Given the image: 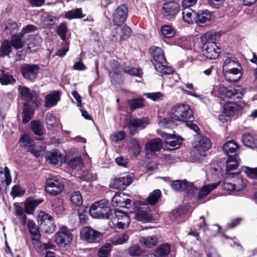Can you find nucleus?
<instances>
[{
	"mask_svg": "<svg viewBox=\"0 0 257 257\" xmlns=\"http://www.w3.org/2000/svg\"><path fill=\"white\" fill-rule=\"evenodd\" d=\"M150 50L156 70L162 74L168 75L172 73V68L166 65L167 61L162 49L153 46Z\"/></svg>",
	"mask_w": 257,
	"mask_h": 257,
	"instance_id": "f257e3e1",
	"label": "nucleus"
},
{
	"mask_svg": "<svg viewBox=\"0 0 257 257\" xmlns=\"http://www.w3.org/2000/svg\"><path fill=\"white\" fill-rule=\"evenodd\" d=\"M170 116L174 120L192 122L194 117L192 109L186 104H178L173 106L170 111Z\"/></svg>",
	"mask_w": 257,
	"mask_h": 257,
	"instance_id": "f03ea898",
	"label": "nucleus"
},
{
	"mask_svg": "<svg viewBox=\"0 0 257 257\" xmlns=\"http://www.w3.org/2000/svg\"><path fill=\"white\" fill-rule=\"evenodd\" d=\"M113 209H110L109 202L101 200L95 202L89 208L90 215L95 218L109 219L112 216Z\"/></svg>",
	"mask_w": 257,
	"mask_h": 257,
	"instance_id": "7ed1b4c3",
	"label": "nucleus"
},
{
	"mask_svg": "<svg viewBox=\"0 0 257 257\" xmlns=\"http://www.w3.org/2000/svg\"><path fill=\"white\" fill-rule=\"evenodd\" d=\"M19 143L24 150L30 152L36 157L42 155L45 153L44 146L40 142H35L28 135L22 136Z\"/></svg>",
	"mask_w": 257,
	"mask_h": 257,
	"instance_id": "20e7f679",
	"label": "nucleus"
},
{
	"mask_svg": "<svg viewBox=\"0 0 257 257\" xmlns=\"http://www.w3.org/2000/svg\"><path fill=\"white\" fill-rule=\"evenodd\" d=\"M111 201L113 206L126 208L131 213L135 212L137 210L136 202L128 198L124 193H115Z\"/></svg>",
	"mask_w": 257,
	"mask_h": 257,
	"instance_id": "39448f33",
	"label": "nucleus"
},
{
	"mask_svg": "<svg viewBox=\"0 0 257 257\" xmlns=\"http://www.w3.org/2000/svg\"><path fill=\"white\" fill-rule=\"evenodd\" d=\"M64 187V183L59 176L50 177L46 181L45 191L52 195H59L63 191Z\"/></svg>",
	"mask_w": 257,
	"mask_h": 257,
	"instance_id": "423d86ee",
	"label": "nucleus"
},
{
	"mask_svg": "<svg viewBox=\"0 0 257 257\" xmlns=\"http://www.w3.org/2000/svg\"><path fill=\"white\" fill-rule=\"evenodd\" d=\"M80 238L88 243H98L103 237V233L96 230L91 227L84 226L80 231Z\"/></svg>",
	"mask_w": 257,
	"mask_h": 257,
	"instance_id": "0eeeda50",
	"label": "nucleus"
},
{
	"mask_svg": "<svg viewBox=\"0 0 257 257\" xmlns=\"http://www.w3.org/2000/svg\"><path fill=\"white\" fill-rule=\"evenodd\" d=\"M150 123L148 117H143L138 118L131 116L128 120L127 127L129 130L130 133L134 135L138 133V129H144Z\"/></svg>",
	"mask_w": 257,
	"mask_h": 257,
	"instance_id": "6e6552de",
	"label": "nucleus"
},
{
	"mask_svg": "<svg viewBox=\"0 0 257 257\" xmlns=\"http://www.w3.org/2000/svg\"><path fill=\"white\" fill-rule=\"evenodd\" d=\"M179 12V5L175 1L164 4L162 9L163 18L169 21L174 20Z\"/></svg>",
	"mask_w": 257,
	"mask_h": 257,
	"instance_id": "1a4fd4ad",
	"label": "nucleus"
},
{
	"mask_svg": "<svg viewBox=\"0 0 257 257\" xmlns=\"http://www.w3.org/2000/svg\"><path fill=\"white\" fill-rule=\"evenodd\" d=\"M111 216L109 219H111L118 228H127L130 223V217L122 211L114 210Z\"/></svg>",
	"mask_w": 257,
	"mask_h": 257,
	"instance_id": "9d476101",
	"label": "nucleus"
},
{
	"mask_svg": "<svg viewBox=\"0 0 257 257\" xmlns=\"http://www.w3.org/2000/svg\"><path fill=\"white\" fill-rule=\"evenodd\" d=\"M39 221H41L42 229L46 233H50L55 230L56 225L52 216L44 212H41L38 216Z\"/></svg>",
	"mask_w": 257,
	"mask_h": 257,
	"instance_id": "9b49d317",
	"label": "nucleus"
},
{
	"mask_svg": "<svg viewBox=\"0 0 257 257\" xmlns=\"http://www.w3.org/2000/svg\"><path fill=\"white\" fill-rule=\"evenodd\" d=\"M39 70L40 68L37 65L24 64L21 67L20 71L25 79L33 81L37 78Z\"/></svg>",
	"mask_w": 257,
	"mask_h": 257,
	"instance_id": "f8f14e48",
	"label": "nucleus"
},
{
	"mask_svg": "<svg viewBox=\"0 0 257 257\" xmlns=\"http://www.w3.org/2000/svg\"><path fill=\"white\" fill-rule=\"evenodd\" d=\"M218 92L221 98L223 99H241L243 96L242 93L238 89L232 87H226L222 85H219Z\"/></svg>",
	"mask_w": 257,
	"mask_h": 257,
	"instance_id": "ddd939ff",
	"label": "nucleus"
},
{
	"mask_svg": "<svg viewBox=\"0 0 257 257\" xmlns=\"http://www.w3.org/2000/svg\"><path fill=\"white\" fill-rule=\"evenodd\" d=\"M72 238L71 233L66 227L62 228L55 235L56 242L62 246L69 244Z\"/></svg>",
	"mask_w": 257,
	"mask_h": 257,
	"instance_id": "4468645a",
	"label": "nucleus"
},
{
	"mask_svg": "<svg viewBox=\"0 0 257 257\" xmlns=\"http://www.w3.org/2000/svg\"><path fill=\"white\" fill-rule=\"evenodd\" d=\"M203 55L208 59H215L220 53V48L216 43H206L202 46Z\"/></svg>",
	"mask_w": 257,
	"mask_h": 257,
	"instance_id": "2eb2a0df",
	"label": "nucleus"
},
{
	"mask_svg": "<svg viewBox=\"0 0 257 257\" xmlns=\"http://www.w3.org/2000/svg\"><path fill=\"white\" fill-rule=\"evenodd\" d=\"M128 9L125 5L118 6L113 15V21L116 25H120L126 21Z\"/></svg>",
	"mask_w": 257,
	"mask_h": 257,
	"instance_id": "dca6fc26",
	"label": "nucleus"
},
{
	"mask_svg": "<svg viewBox=\"0 0 257 257\" xmlns=\"http://www.w3.org/2000/svg\"><path fill=\"white\" fill-rule=\"evenodd\" d=\"M132 177L130 175L115 178L111 180L110 186L113 189L123 190L132 182Z\"/></svg>",
	"mask_w": 257,
	"mask_h": 257,
	"instance_id": "f3484780",
	"label": "nucleus"
},
{
	"mask_svg": "<svg viewBox=\"0 0 257 257\" xmlns=\"http://www.w3.org/2000/svg\"><path fill=\"white\" fill-rule=\"evenodd\" d=\"M19 92L24 100L29 104L32 102L36 107L38 106V95L35 93L31 92L30 89L24 86L19 87Z\"/></svg>",
	"mask_w": 257,
	"mask_h": 257,
	"instance_id": "a211bd4d",
	"label": "nucleus"
},
{
	"mask_svg": "<svg viewBox=\"0 0 257 257\" xmlns=\"http://www.w3.org/2000/svg\"><path fill=\"white\" fill-rule=\"evenodd\" d=\"M212 18V15L208 11H199L196 13L195 23L200 27H204L210 24Z\"/></svg>",
	"mask_w": 257,
	"mask_h": 257,
	"instance_id": "6ab92c4d",
	"label": "nucleus"
},
{
	"mask_svg": "<svg viewBox=\"0 0 257 257\" xmlns=\"http://www.w3.org/2000/svg\"><path fill=\"white\" fill-rule=\"evenodd\" d=\"M131 29L126 25L121 28L116 27L113 31L112 40L116 41L125 40L131 36Z\"/></svg>",
	"mask_w": 257,
	"mask_h": 257,
	"instance_id": "aec40b11",
	"label": "nucleus"
},
{
	"mask_svg": "<svg viewBox=\"0 0 257 257\" xmlns=\"http://www.w3.org/2000/svg\"><path fill=\"white\" fill-rule=\"evenodd\" d=\"M159 135L166 139V144L167 147L170 150H174L178 148L182 143V140L176 138L171 134L161 132Z\"/></svg>",
	"mask_w": 257,
	"mask_h": 257,
	"instance_id": "412c9836",
	"label": "nucleus"
},
{
	"mask_svg": "<svg viewBox=\"0 0 257 257\" xmlns=\"http://www.w3.org/2000/svg\"><path fill=\"white\" fill-rule=\"evenodd\" d=\"M238 165L237 156H229L226 161L227 175L230 176L233 174H238L239 172L236 170Z\"/></svg>",
	"mask_w": 257,
	"mask_h": 257,
	"instance_id": "4be33fe9",
	"label": "nucleus"
},
{
	"mask_svg": "<svg viewBox=\"0 0 257 257\" xmlns=\"http://www.w3.org/2000/svg\"><path fill=\"white\" fill-rule=\"evenodd\" d=\"M12 182L10 171L7 167H0V190L2 187L9 186Z\"/></svg>",
	"mask_w": 257,
	"mask_h": 257,
	"instance_id": "5701e85b",
	"label": "nucleus"
},
{
	"mask_svg": "<svg viewBox=\"0 0 257 257\" xmlns=\"http://www.w3.org/2000/svg\"><path fill=\"white\" fill-rule=\"evenodd\" d=\"M240 63L234 57H227L224 60L222 65V72L223 75L227 72L231 70L236 67H240Z\"/></svg>",
	"mask_w": 257,
	"mask_h": 257,
	"instance_id": "b1692460",
	"label": "nucleus"
},
{
	"mask_svg": "<svg viewBox=\"0 0 257 257\" xmlns=\"http://www.w3.org/2000/svg\"><path fill=\"white\" fill-rule=\"evenodd\" d=\"M241 109L240 105L233 101H228L223 105V112L227 116H232Z\"/></svg>",
	"mask_w": 257,
	"mask_h": 257,
	"instance_id": "393cba45",
	"label": "nucleus"
},
{
	"mask_svg": "<svg viewBox=\"0 0 257 257\" xmlns=\"http://www.w3.org/2000/svg\"><path fill=\"white\" fill-rule=\"evenodd\" d=\"M242 68L241 65L240 67H236L228 72H227L224 75L225 79L229 82H236L238 81L242 76Z\"/></svg>",
	"mask_w": 257,
	"mask_h": 257,
	"instance_id": "a878e982",
	"label": "nucleus"
},
{
	"mask_svg": "<svg viewBox=\"0 0 257 257\" xmlns=\"http://www.w3.org/2000/svg\"><path fill=\"white\" fill-rule=\"evenodd\" d=\"M60 99V93L58 91H53L47 94L45 98V106L46 107H52L56 105Z\"/></svg>",
	"mask_w": 257,
	"mask_h": 257,
	"instance_id": "bb28decb",
	"label": "nucleus"
},
{
	"mask_svg": "<svg viewBox=\"0 0 257 257\" xmlns=\"http://www.w3.org/2000/svg\"><path fill=\"white\" fill-rule=\"evenodd\" d=\"M46 157L49 163L55 165L61 164L64 160L63 155L58 150L48 152Z\"/></svg>",
	"mask_w": 257,
	"mask_h": 257,
	"instance_id": "cd10ccee",
	"label": "nucleus"
},
{
	"mask_svg": "<svg viewBox=\"0 0 257 257\" xmlns=\"http://www.w3.org/2000/svg\"><path fill=\"white\" fill-rule=\"evenodd\" d=\"M43 201L42 199H36L32 197L27 198L25 202V212L27 214H32L35 209Z\"/></svg>",
	"mask_w": 257,
	"mask_h": 257,
	"instance_id": "c85d7f7f",
	"label": "nucleus"
},
{
	"mask_svg": "<svg viewBox=\"0 0 257 257\" xmlns=\"http://www.w3.org/2000/svg\"><path fill=\"white\" fill-rule=\"evenodd\" d=\"M194 146L198 150L206 151L208 150L211 146L210 140L204 136H200L194 142Z\"/></svg>",
	"mask_w": 257,
	"mask_h": 257,
	"instance_id": "c756f323",
	"label": "nucleus"
},
{
	"mask_svg": "<svg viewBox=\"0 0 257 257\" xmlns=\"http://www.w3.org/2000/svg\"><path fill=\"white\" fill-rule=\"evenodd\" d=\"M27 227L33 241L39 242L41 239V234L38 226L34 221L29 220L28 221Z\"/></svg>",
	"mask_w": 257,
	"mask_h": 257,
	"instance_id": "7c9ffc66",
	"label": "nucleus"
},
{
	"mask_svg": "<svg viewBox=\"0 0 257 257\" xmlns=\"http://www.w3.org/2000/svg\"><path fill=\"white\" fill-rule=\"evenodd\" d=\"M162 147V142L160 138H155L148 142L145 145L147 151H159Z\"/></svg>",
	"mask_w": 257,
	"mask_h": 257,
	"instance_id": "2f4dec72",
	"label": "nucleus"
},
{
	"mask_svg": "<svg viewBox=\"0 0 257 257\" xmlns=\"http://www.w3.org/2000/svg\"><path fill=\"white\" fill-rule=\"evenodd\" d=\"M238 145L234 140H230L225 143L222 147L223 151L229 156L236 155V152L238 149Z\"/></svg>",
	"mask_w": 257,
	"mask_h": 257,
	"instance_id": "473e14b6",
	"label": "nucleus"
},
{
	"mask_svg": "<svg viewBox=\"0 0 257 257\" xmlns=\"http://www.w3.org/2000/svg\"><path fill=\"white\" fill-rule=\"evenodd\" d=\"M219 183H215L203 186L198 191V198L200 200L208 195L211 191L215 189L219 185Z\"/></svg>",
	"mask_w": 257,
	"mask_h": 257,
	"instance_id": "72a5a7b5",
	"label": "nucleus"
},
{
	"mask_svg": "<svg viewBox=\"0 0 257 257\" xmlns=\"http://www.w3.org/2000/svg\"><path fill=\"white\" fill-rule=\"evenodd\" d=\"M150 212V210L148 208H142L136 214V218L138 220L143 222H149L152 219Z\"/></svg>",
	"mask_w": 257,
	"mask_h": 257,
	"instance_id": "f704fd0d",
	"label": "nucleus"
},
{
	"mask_svg": "<svg viewBox=\"0 0 257 257\" xmlns=\"http://www.w3.org/2000/svg\"><path fill=\"white\" fill-rule=\"evenodd\" d=\"M218 38H219V35L218 33L208 31L201 37L200 40L203 45L206 43H216L215 41Z\"/></svg>",
	"mask_w": 257,
	"mask_h": 257,
	"instance_id": "c9c22d12",
	"label": "nucleus"
},
{
	"mask_svg": "<svg viewBox=\"0 0 257 257\" xmlns=\"http://www.w3.org/2000/svg\"><path fill=\"white\" fill-rule=\"evenodd\" d=\"M196 13L189 8H184L182 12V17L184 21L188 24L195 23Z\"/></svg>",
	"mask_w": 257,
	"mask_h": 257,
	"instance_id": "e433bc0d",
	"label": "nucleus"
},
{
	"mask_svg": "<svg viewBox=\"0 0 257 257\" xmlns=\"http://www.w3.org/2000/svg\"><path fill=\"white\" fill-rule=\"evenodd\" d=\"M141 244L146 247L151 248L156 246L158 243L157 236L151 235L147 237H141L140 240Z\"/></svg>",
	"mask_w": 257,
	"mask_h": 257,
	"instance_id": "4c0bfd02",
	"label": "nucleus"
},
{
	"mask_svg": "<svg viewBox=\"0 0 257 257\" xmlns=\"http://www.w3.org/2000/svg\"><path fill=\"white\" fill-rule=\"evenodd\" d=\"M35 106L33 105V106L30 105L28 103L24 104L23 111V122L24 123H27L33 117L34 114V108Z\"/></svg>",
	"mask_w": 257,
	"mask_h": 257,
	"instance_id": "58836bf2",
	"label": "nucleus"
},
{
	"mask_svg": "<svg viewBox=\"0 0 257 257\" xmlns=\"http://www.w3.org/2000/svg\"><path fill=\"white\" fill-rule=\"evenodd\" d=\"M5 25V31L8 35H15L19 31V28L17 23L11 20H9Z\"/></svg>",
	"mask_w": 257,
	"mask_h": 257,
	"instance_id": "ea45409f",
	"label": "nucleus"
},
{
	"mask_svg": "<svg viewBox=\"0 0 257 257\" xmlns=\"http://www.w3.org/2000/svg\"><path fill=\"white\" fill-rule=\"evenodd\" d=\"M241 183V187H243L245 183L243 182V181L241 179L237 178L236 180V183H232L228 182H224L222 186V188L226 190L231 191V190H239L241 189L240 187L238 186L239 184Z\"/></svg>",
	"mask_w": 257,
	"mask_h": 257,
	"instance_id": "a19ab883",
	"label": "nucleus"
},
{
	"mask_svg": "<svg viewBox=\"0 0 257 257\" xmlns=\"http://www.w3.org/2000/svg\"><path fill=\"white\" fill-rule=\"evenodd\" d=\"M45 121L48 130H52L58 126V121L54 114L48 112L46 114Z\"/></svg>",
	"mask_w": 257,
	"mask_h": 257,
	"instance_id": "79ce46f5",
	"label": "nucleus"
},
{
	"mask_svg": "<svg viewBox=\"0 0 257 257\" xmlns=\"http://www.w3.org/2000/svg\"><path fill=\"white\" fill-rule=\"evenodd\" d=\"M242 143L249 148H257V139H255L250 134H246L242 136Z\"/></svg>",
	"mask_w": 257,
	"mask_h": 257,
	"instance_id": "37998d69",
	"label": "nucleus"
},
{
	"mask_svg": "<svg viewBox=\"0 0 257 257\" xmlns=\"http://www.w3.org/2000/svg\"><path fill=\"white\" fill-rule=\"evenodd\" d=\"M16 79L13 76L6 73L4 70H0V83L2 85L13 84Z\"/></svg>",
	"mask_w": 257,
	"mask_h": 257,
	"instance_id": "c03bdc74",
	"label": "nucleus"
},
{
	"mask_svg": "<svg viewBox=\"0 0 257 257\" xmlns=\"http://www.w3.org/2000/svg\"><path fill=\"white\" fill-rule=\"evenodd\" d=\"M162 196V193L159 189H156L153 191L148 197L146 201L150 205H155L160 199Z\"/></svg>",
	"mask_w": 257,
	"mask_h": 257,
	"instance_id": "a18cd8bd",
	"label": "nucleus"
},
{
	"mask_svg": "<svg viewBox=\"0 0 257 257\" xmlns=\"http://www.w3.org/2000/svg\"><path fill=\"white\" fill-rule=\"evenodd\" d=\"M129 238V234L125 232L113 237L111 239V244L113 245H120L127 242Z\"/></svg>",
	"mask_w": 257,
	"mask_h": 257,
	"instance_id": "49530a36",
	"label": "nucleus"
},
{
	"mask_svg": "<svg viewBox=\"0 0 257 257\" xmlns=\"http://www.w3.org/2000/svg\"><path fill=\"white\" fill-rule=\"evenodd\" d=\"M23 36L21 35H13L11 40V45L16 49H19L23 47L24 43L22 41Z\"/></svg>",
	"mask_w": 257,
	"mask_h": 257,
	"instance_id": "de8ad7c7",
	"label": "nucleus"
},
{
	"mask_svg": "<svg viewBox=\"0 0 257 257\" xmlns=\"http://www.w3.org/2000/svg\"><path fill=\"white\" fill-rule=\"evenodd\" d=\"M144 99L143 98H134L127 101L130 108L132 110H135L137 108L142 107L144 106Z\"/></svg>",
	"mask_w": 257,
	"mask_h": 257,
	"instance_id": "09e8293b",
	"label": "nucleus"
},
{
	"mask_svg": "<svg viewBox=\"0 0 257 257\" xmlns=\"http://www.w3.org/2000/svg\"><path fill=\"white\" fill-rule=\"evenodd\" d=\"M170 252V246L168 243L159 245L156 249V253L159 257L167 255Z\"/></svg>",
	"mask_w": 257,
	"mask_h": 257,
	"instance_id": "8fccbe9b",
	"label": "nucleus"
},
{
	"mask_svg": "<svg viewBox=\"0 0 257 257\" xmlns=\"http://www.w3.org/2000/svg\"><path fill=\"white\" fill-rule=\"evenodd\" d=\"M52 210L57 214H61L63 212L64 207L62 199H54L52 203Z\"/></svg>",
	"mask_w": 257,
	"mask_h": 257,
	"instance_id": "3c124183",
	"label": "nucleus"
},
{
	"mask_svg": "<svg viewBox=\"0 0 257 257\" xmlns=\"http://www.w3.org/2000/svg\"><path fill=\"white\" fill-rule=\"evenodd\" d=\"M11 51L12 48L10 42L8 40L4 41L0 47V57H4L8 56Z\"/></svg>",
	"mask_w": 257,
	"mask_h": 257,
	"instance_id": "603ef678",
	"label": "nucleus"
},
{
	"mask_svg": "<svg viewBox=\"0 0 257 257\" xmlns=\"http://www.w3.org/2000/svg\"><path fill=\"white\" fill-rule=\"evenodd\" d=\"M83 15L81 8H78L66 13L65 17L68 19H78L83 18Z\"/></svg>",
	"mask_w": 257,
	"mask_h": 257,
	"instance_id": "864d4df0",
	"label": "nucleus"
},
{
	"mask_svg": "<svg viewBox=\"0 0 257 257\" xmlns=\"http://www.w3.org/2000/svg\"><path fill=\"white\" fill-rule=\"evenodd\" d=\"M31 124V129L35 135L38 136H41L43 134L44 128L39 121H32Z\"/></svg>",
	"mask_w": 257,
	"mask_h": 257,
	"instance_id": "5fc2aeb1",
	"label": "nucleus"
},
{
	"mask_svg": "<svg viewBox=\"0 0 257 257\" xmlns=\"http://www.w3.org/2000/svg\"><path fill=\"white\" fill-rule=\"evenodd\" d=\"M127 254L132 256H139L142 253V249L139 244H135L131 245L126 249Z\"/></svg>",
	"mask_w": 257,
	"mask_h": 257,
	"instance_id": "6e6d98bb",
	"label": "nucleus"
},
{
	"mask_svg": "<svg viewBox=\"0 0 257 257\" xmlns=\"http://www.w3.org/2000/svg\"><path fill=\"white\" fill-rule=\"evenodd\" d=\"M187 182L184 181H174L171 184V186L172 189L175 191H182L187 188Z\"/></svg>",
	"mask_w": 257,
	"mask_h": 257,
	"instance_id": "4d7b16f0",
	"label": "nucleus"
},
{
	"mask_svg": "<svg viewBox=\"0 0 257 257\" xmlns=\"http://www.w3.org/2000/svg\"><path fill=\"white\" fill-rule=\"evenodd\" d=\"M70 200L73 205L75 206L80 205L83 202L80 192L78 191H74L71 195Z\"/></svg>",
	"mask_w": 257,
	"mask_h": 257,
	"instance_id": "13d9d810",
	"label": "nucleus"
},
{
	"mask_svg": "<svg viewBox=\"0 0 257 257\" xmlns=\"http://www.w3.org/2000/svg\"><path fill=\"white\" fill-rule=\"evenodd\" d=\"M42 21L45 27L50 28L55 24L57 18L54 16L46 14L43 16Z\"/></svg>",
	"mask_w": 257,
	"mask_h": 257,
	"instance_id": "bf43d9fd",
	"label": "nucleus"
},
{
	"mask_svg": "<svg viewBox=\"0 0 257 257\" xmlns=\"http://www.w3.org/2000/svg\"><path fill=\"white\" fill-rule=\"evenodd\" d=\"M111 249V245L106 243L99 250L98 255L99 257H108Z\"/></svg>",
	"mask_w": 257,
	"mask_h": 257,
	"instance_id": "052dcab7",
	"label": "nucleus"
},
{
	"mask_svg": "<svg viewBox=\"0 0 257 257\" xmlns=\"http://www.w3.org/2000/svg\"><path fill=\"white\" fill-rule=\"evenodd\" d=\"M16 213L18 216L22 225L25 226L27 223V216L21 206H18L16 207Z\"/></svg>",
	"mask_w": 257,
	"mask_h": 257,
	"instance_id": "680f3d73",
	"label": "nucleus"
},
{
	"mask_svg": "<svg viewBox=\"0 0 257 257\" xmlns=\"http://www.w3.org/2000/svg\"><path fill=\"white\" fill-rule=\"evenodd\" d=\"M162 35L166 38H170L173 37L175 34L174 30L171 26L168 25H164L161 29Z\"/></svg>",
	"mask_w": 257,
	"mask_h": 257,
	"instance_id": "e2e57ef3",
	"label": "nucleus"
},
{
	"mask_svg": "<svg viewBox=\"0 0 257 257\" xmlns=\"http://www.w3.org/2000/svg\"><path fill=\"white\" fill-rule=\"evenodd\" d=\"M123 71L124 72L132 76H140L143 74V72L140 68L128 66L125 67Z\"/></svg>",
	"mask_w": 257,
	"mask_h": 257,
	"instance_id": "0e129e2a",
	"label": "nucleus"
},
{
	"mask_svg": "<svg viewBox=\"0 0 257 257\" xmlns=\"http://www.w3.org/2000/svg\"><path fill=\"white\" fill-rule=\"evenodd\" d=\"M69 165L72 169H81L83 166L81 157H77L69 162Z\"/></svg>",
	"mask_w": 257,
	"mask_h": 257,
	"instance_id": "69168bd1",
	"label": "nucleus"
},
{
	"mask_svg": "<svg viewBox=\"0 0 257 257\" xmlns=\"http://www.w3.org/2000/svg\"><path fill=\"white\" fill-rule=\"evenodd\" d=\"M67 31V25L65 23H64L60 24L57 28V33L63 40L65 39Z\"/></svg>",
	"mask_w": 257,
	"mask_h": 257,
	"instance_id": "338daca9",
	"label": "nucleus"
},
{
	"mask_svg": "<svg viewBox=\"0 0 257 257\" xmlns=\"http://www.w3.org/2000/svg\"><path fill=\"white\" fill-rule=\"evenodd\" d=\"M244 172L248 177L257 179V168H252L245 167L244 169Z\"/></svg>",
	"mask_w": 257,
	"mask_h": 257,
	"instance_id": "774afa93",
	"label": "nucleus"
}]
</instances>
